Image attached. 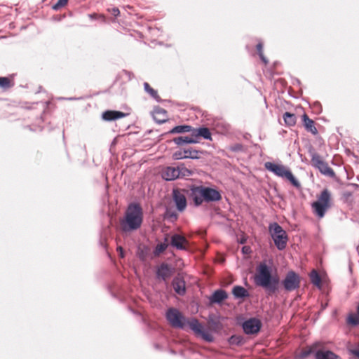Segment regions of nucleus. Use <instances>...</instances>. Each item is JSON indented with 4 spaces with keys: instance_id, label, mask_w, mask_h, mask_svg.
Listing matches in <instances>:
<instances>
[{
    "instance_id": "f257e3e1",
    "label": "nucleus",
    "mask_w": 359,
    "mask_h": 359,
    "mask_svg": "<svg viewBox=\"0 0 359 359\" xmlns=\"http://www.w3.org/2000/svg\"><path fill=\"white\" fill-rule=\"evenodd\" d=\"M143 222V211L137 203H131L124 216L120 219V229L123 232H131L140 229Z\"/></svg>"
},
{
    "instance_id": "f03ea898",
    "label": "nucleus",
    "mask_w": 359,
    "mask_h": 359,
    "mask_svg": "<svg viewBox=\"0 0 359 359\" xmlns=\"http://www.w3.org/2000/svg\"><path fill=\"white\" fill-rule=\"evenodd\" d=\"M255 283L257 285L273 292L276 290L278 278L272 276L271 267L266 262H261L256 269Z\"/></svg>"
},
{
    "instance_id": "7ed1b4c3",
    "label": "nucleus",
    "mask_w": 359,
    "mask_h": 359,
    "mask_svg": "<svg viewBox=\"0 0 359 359\" xmlns=\"http://www.w3.org/2000/svg\"><path fill=\"white\" fill-rule=\"evenodd\" d=\"M191 191L196 206L201 205L203 202H215L222 199L221 194L213 188L198 186L191 188Z\"/></svg>"
},
{
    "instance_id": "20e7f679",
    "label": "nucleus",
    "mask_w": 359,
    "mask_h": 359,
    "mask_svg": "<svg viewBox=\"0 0 359 359\" xmlns=\"http://www.w3.org/2000/svg\"><path fill=\"white\" fill-rule=\"evenodd\" d=\"M311 353H315L316 359H341L339 355L334 352L325 350V344L320 341H317L303 348L300 353V357L305 358Z\"/></svg>"
},
{
    "instance_id": "39448f33",
    "label": "nucleus",
    "mask_w": 359,
    "mask_h": 359,
    "mask_svg": "<svg viewBox=\"0 0 359 359\" xmlns=\"http://www.w3.org/2000/svg\"><path fill=\"white\" fill-rule=\"evenodd\" d=\"M330 206L331 196L327 189H324L318 197V200L311 205L313 213L319 218H323L325 216Z\"/></svg>"
},
{
    "instance_id": "423d86ee",
    "label": "nucleus",
    "mask_w": 359,
    "mask_h": 359,
    "mask_svg": "<svg viewBox=\"0 0 359 359\" xmlns=\"http://www.w3.org/2000/svg\"><path fill=\"white\" fill-rule=\"evenodd\" d=\"M269 231L277 248L280 250H284L288 241L286 231L276 222L269 225Z\"/></svg>"
},
{
    "instance_id": "0eeeda50",
    "label": "nucleus",
    "mask_w": 359,
    "mask_h": 359,
    "mask_svg": "<svg viewBox=\"0 0 359 359\" xmlns=\"http://www.w3.org/2000/svg\"><path fill=\"white\" fill-rule=\"evenodd\" d=\"M265 166L269 170L274 172L276 175L286 178L296 188L299 189L301 187L299 181L285 166L270 162L266 163Z\"/></svg>"
},
{
    "instance_id": "6e6552de",
    "label": "nucleus",
    "mask_w": 359,
    "mask_h": 359,
    "mask_svg": "<svg viewBox=\"0 0 359 359\" xmlns=\"http://www.w3.org/2000/svg\"><path fill=\"white\" fill-rule=\"evenodd\" d=\"M165 317L169 324L174 328L183 329L186 325V318L177 309H168Z\"/></svg>"
},
{
    "instance_id": "1a4fd4ad",
    "label": "nucleus",
    "mask_w": 359,
    "mask_h": 359,
    "mask_svg": "<svg viewBox=\"0 0 359 359\" xmlns=\"http://www.w3.org/2000/svg\"><path fill=\"white\" fill-rule=\"evenodd\" d=\"M311 161V164L318 168L322 174L331 177L335 176L334 170L328 165L327 163L322 159L320 155L317 154H313Z\"/></svg>"
},
{
    "instance_id": "9d476101",
    "label": "nucleus",
    "mask_w": 359,
    "mask_h": 359,
    "mask_svg": "<svg viewBox=\"0 0 359 359\" xmlns=\"http://www.w3.org/2000/svg\"><path fill=\"white\" fill-rule=\"evenodd\" d=\"M285 290L293 291L300 286V277L293 271H289L282 282Z\"/></svg>"
},
{
    "instance_id": "9b49d317",
    "label": "nucleus",
    "mask_w": 359,
    "mask_h": 359,
    "mask_svg": "<svg viewBox=\"0 0 359 359\" xmlns=\"http://www.w3.org/2000/svg\"><path fill=\"white\" fill-rule=\"evenodd\" d=\"M261 321L257 318H250L243 324L244 332L248 334H256L261 328Z\"/></svg>"
},
{
    "instance_id": "f8f14e48",
    "label": "nucleus",
    "mask_w": 359,
    "mask_h": 359,
    "mask_svg": "<svg viewBox=\"0 0 359 359\" xmlns=\"http://www.w3.org/2000/svg\"><path fill=\"white\" fill-rule=\"evenodd\" d=\"M170 245L177 250H185L189 248V242L184 236L174 234L171 236Z\"/></svg>"
},
{
    "instance_id": "ddd939ff",
    "label": "nucleus",
    "mask_w": 359,
    "mask_h": 359,
    "mask_svg": "<svg viewBox=\"0 0 359 359\" xmlns=\"http://www.w3.org/2000/svg\"><path fill=\"white\" fill-rule=\"evenodd\" d=\"M199 154H202V152L200 151H198V150L192 149H184L182 151H175L172 154V158L175 160H180V159H184V158H187L194 159V158H199V156H198Z\"/></svg>"
},
{
    "instance_id": "4468645a",
    "label": "nucleus",
    "mask_w": 359,
    "mask_h": 359,
    "mask_svg": "<svg viewBox=\"0 0 359 359\" xmlns=\"http://www.w3.org/2000/svg\"><path fill=\"white\" fill-rule=\"evenodd\" d=\"M173 201L175 203L177 209L182 212L187 207V199L184 193L178 189H174L172 191Z\"/></svg>"
},
{
    "instance_id": "2eb2a0df",
    "label": "nucleus",
    "mask_w": 359,
    "mask_h": 359,
    "mask_svg": "<svg viewBox=\"0 0 359 359\" xmlns=\"http://www.w3.org/2000/svg\"><path fill=\"white\" fill-rule=\"evenodd\" d=\"M302 121L304 127L307 132L316 135L318 133V129L316 127V123L313 120L311 119L306 114L302 115Z\"/></svg>"
},
{
    "instance_id": "dca6fc26",
    "label": "nucleus",
    "mask_w": 359,
    "mask_h": 359,
    "mask_svg": "<svg viewBox=\"0 0 359 359\" xmlns=\"http://www.w3.org/2000/svg\"><path fill=\"white\" fill-rule=\"evenodd\" d=\"M173 289L179 295H184L186 292L185 281L181 277L177 276L172 280Z\"/></svg>"
},
{
    "instance_id": "f3484780",
    "label": "nucleus",
    "mask_w": 359,
    "mask_h": 359,
    "mask_svg": "<svg viewBox=\"0 0 359 359\" xmlns=\"http://www.w3.org/2000/svg\"><path fill=\"white\" fill-rule=\"evenodd\" d=\"M161 176L165 180H174L179 178V172L177 168L167 167L162 170Z\"/></svg>"
},
{
    "instance_id": "a211bd4d",
    "label": "nucleus",
    "mask_w": 359,
    "mask_h": 359,
    "mask_svg": "<svg viewBox=\"0 0 359 359\" xmlns=\"http://www.w3.org/2000/svg\"><path fill=\"white\" fill-rule=\"evenodd\" d=\"M153 118L158 123H165L168 120L167 111L163 108L156 107L153 111Z\"/></svg>"
},
{
    "instance_id": "6ab92c4d",
    "label": "nucleus",
    "mask_w": 359,
    "mask_h": 359,
    "mask_svg": "<svg viewBox=\"0 0 359 359\" xmlns=\"http://www.w3.org/2000/svg\"><path fill=\"white\" fill-rule=\"evenodd\" d=\"M172 275V269L168 264L163 263L160 265L157 270V276L163 280H166Z\"/></svg>"
},
{
    "instance_id": "aec40b11",
    "label": "nucleus",
    "mask_w": 359,
    "mask_h": 359,
    "mask_svg": "<svg viewBox=\"0 0 359 359\" xmlns=\"http://www.w3.org/2000/svg\"><path fill=\"white\" fill-rule=\"evenodd\" d=\"M125 116V114L118 111L108 110L102 114V118L105 121H114Z\"/></svg>"
},
{
    "instance_id": "412c9836",
    "label": "nucleus",
    "mask_w": 359,
    "mask_h": 359,
    "mask_svg": "<svg viewBox=\"0 0 359 359\" xmlns=\"http://www.w3.org/2000/svg\"><path fill=\"white\" fill-rule=\"evenodd\" d=\"M192 136L196 140L198 137H203L205 140H211V133L208 128L205 127L194 128Z\"/></svg>"
},
{
    "instance_id": "4be33fe9",
    "label": "nucleus",
    "mask_w": 359,
    "mask_h": 359,
    "mask_svg": "<svg viewBox=\"0 0 359 359\" xmlns=\"http://www.w3.org/2000/svg\"><path fill=\"white\" fill-rule=\"evenodd\" d=\"M227 293L223 290H216L210 297V301L212 304L221 303L222 301L227 298Z\"/></svg>"
},
{
    "instance_id": "5701e85b",
    "label": "nucleus",
    "mask_w": 359,
    "mask_h": 359,
    "mask_svg": "<svg viewBox=\"0 0 359 359\" xmlns=\"http://www.w3.org/2000/svg\"><path fill=\"white\" fill-rule=\"evenodd\" d=\"M186 325H188L196 334H199L203 330V325L196 318L186 319Z\"/></svg>"
},
{
    "instance_id": "b1692460",
    "label": "nucleus",
    "mask_w": 359,
    "mask_h": 359,
    "mask_svg": "<svg viewBox=\"0 0 359 359\" xmlns=\"http://www.w3.org/2000/svg\"><path fill=\"white\" fill-rule=\"evenodd\" d=\"M15 85L13 76L0 77V88L4 90L13 88Z\"/></svg>"
},
{
    "instance_id": "393cba45",
    "label": "nucleus",
    "mask_w": 359,
    "mask_h": 359,
    "mask_svg": "<svg viewBox=\"0 0 359 359\" xmlns=\"http://www.w3.org/2000/svg\"><path fill=\"white\" fill-rule=\"evenodd\" d=\"M174 142L178 145H181L183 144H191V143H197L198 140L194 138V136L191 137H177L174 138L173 140Z\"/></svg>"
},
{
    "instance_id": "a878e982",
    "label": "nucleus",
    "mask_w": 359,
    "mask_h": 359,
    "mask_svg": "<svg viewBox=\"0 0 359 359\" xmlns=\"http://www.w3.org/2000/svg\"><path fill=\"white\" fill-rule=\"evenodd\" d=\"M232 293L236 298H244L249 296L248 290L242 286L233 287Z\"/></svg>"
},
{
    "instance_id": "bb28decb",
    "label": "nucleus",
    "mask_w": 359,
    "mask_h": 359,
    "mask_svg": "<svg viewBox=\"0 0 359 359\" xmlns=\"http://www.w3.org/2000/svg\"><path fill=\"white\" fill-rule=\"evenodd\" d=\"M310 280L312 284L320 288L322 285L321 278L318 271L315 269L312 270L309 275Z\"/></svg>"
},
{
    "instance_id": "cd10ccee",
    "label": "nucleus",
    "mask_w": 359,
    "mask_h": 359,
    "mask_svg": "<svg viewBox=\"0 0 359 359\" xmlns=\"http://www.w3.org/2000/svg\"><path fill=\"white\" fill-rule=\"evenodd\" d=\"M283 119L285 124L288 126H294L297 122L296 116L290 112H285L283 116Z\"/></svg>"
},
{
    "instance_id": "c85d7f7f",
    "label": "nucleus",
    "mask_w": 359,
    "mask_h": 359,
    "mask_svg": "<svg viewBox=\"0 0 359 359\" xmlns=\"http://www.w3.org/2000/svg\"><path fill=\"white\" fill-rule=\"evenodd\" d=\"M193 130L191 126H177L174 127L171 130V133H187V132H191L193 133Z\"/></svg>"
},
{
    "instance_id": "c756f323",
    "label": "nucleus",
    "mask_w": 359,
    "mask_h": 359,
    "mask_svg": "<svg viewBox=\"0 0 359 359\" xmlns=\"http://www.w3.org/2000/svg\"><path fill=\"white\" fill-rule=\"evenodd\" d=\"M144 90L147 93H149L151 97L156 100L157 101H159L161 100V97L158 95V92L154 88H152L148 83L145 82L144 83Z\"/></svg>"
},
{
    "instance_id": "7c9ffc66",
    "label": "nucleus",
    "mask_w": 359,
    "mask_h": 359,
    "mask_svg": "<svg viewBox=\"0 0 359 359\" xmlns=\"http://www.w3.org/2000/svg\"><path fill=\"white\" fill-rule=\"evenodd\" d=\"M177 168L179 172V177H189L192 174V172L184 167V165H180L177 166Z\"/></svg>"
},
{
    "instance_id": "2f4dec72",
    "label": "nucleus",
    "mask_w": 359,
    "mask_h": 359,
    "mask_svg": "<svg viewBox=\"0 0 359 359\" xmlns=\"http://www.w3.org/2000/svg\"><path fill=\"white\" fill-rule=\"evenodd\" d=\"M347 323L351 325H358L359 316L354 313L350 314L347 318Z\"/></svg>"
},
{
    "instance_id": "473e14b6",
    "label": "nucleus",
    "mask_w": 359,
    "mask_h": 359,
    "mask_svg": "<svg viewBox=\"0 0 359 359\" xmlns=\"http://www.w3.org/2000/svg\"><path fill=\"white\" fill-rule=\"evenodd\" d=\"M243 337L241 336L233 335L229 339V343L232 345H241L243 344Z\"/></svg>"
},
{
    "instance_id": "72a5a7b5",
    "label": "nucleus",
    "mask_w": 359,
    "mask_h": 359,
    "mask_svg": "<svg viewBox=\"0 0 359 359\" xmlns=\"http://www.w3.org/2000/svg\"><path fill=\"white\" fill-rule=\"evenodd\" d=\"M198 335H201L202 338L206 341L211 342L213 341L212 335L208 332H205L203 330H202V332H201Z\"/></svg>"
},
{
    "instance_id": "f704fd0d",
    "label": "nucleus",
    "mask_w": 359,
    "mask_h": 359,
    "mask_svg": "<svg viewBox=\"0 0 359 359\" xmlns=\"http://www.w3.org/2000/svg\"><path fill=\"white\" fill-rule=\"evenodd\" d=\"M68 3V0H58L55 4L53 6V10H59L60 8L65 6Z\"/></svg>"
},
{
    "instance_id": "c9c22d12",
    "label": "nucleus",
    "mask_w": 359,
    "mask_h": 359,
    "mask_svg": "<svg viewBox=\"0 0 359 359\" xmlns=\"http://www.w3.org/2000/svg\"><path fill=\"white\" fill-rule=\"evenodd\" d=\"M168 245L166 244V243H160V244H158L156 245V251L158 252V253H161L163 252V251H165L166 250V248H168Z\"/></svg>"
},
{
    "instance_id": "e433bc0d",
    "label": "nucleus",
    "mask_w": 359,
    "mask_h": 359,
    "mask_svg": "<svg viewBox=\"0 0 359 359\" xmlns=\"http://www.w3.org/2000/svg\"><path fill=\"white\" fill-rule=\"evenodd\" d=\"M107 11H108V12H109L111 14H112L115 17H117L120 14V11L116 7H114V8H108Z\"/></svg>"
},
{
    "instance_id": "4c0bfd02",
    "label": "nucleus",
    "mask_w": 359,
    "mask_h": 359,
    "mask_svg": "<svg viewBox=\"0 0 359 359\" xmlns=\"http://www.w3.org/2000/svg\"><path fill=\"white\" fill-rule=\"evenodd\" d=\"M256 48H257L259 55L264 54L263 53V44L261 42L257 44Z\"/></svg>"
},
{
    "instance_id": "58836bf2",
    "label": "nucleus",
    "mask_w": 359,
    "mask_h": 359,
    "mask_svg": "<svg viewBox=\"0 0 359 359\" xmlns=\"http://www.w3.org/2000/svg\"><path fill=\"white\" fill-rule=\"evenodd\" d=\"M351 354L359 358V346L350 350Z\"/></svg>"
},
{
    "instance_id": "ea45409f",
    "label": "nucleus",
    "mask_w": 359,
    "mask_h": 359,
    "mask_svg": "<svg viewBox=\"0 0 359 359\" xmlns=\"http://www.w3.org/2000/svg\"><path fill=\"white\" fill-rule=\"evenodd\" d=\"M117 251L119 252L120 257L123 258L124 257L123 248L121 246L118 247Z\"/></svg>"
},
{
    "instance_id": "a19ab883",
    "label": "nucleus",
    "mask_w": 359,
    "mask_h": 359,
    "mask_svg": "<svg viewBox=\"0 0 359 359\" xmlns=\"http://www.w3.org/2000/svg\"><path fill=\"white\" fill-rule=\"evenodd\" d=\"M259 57H260V59L262 60V61L265 65H267V64H268V60H267L266 57L264 55V54L260 55H259Z\"/></svg>"
},
{
    "instance_id": "79ce46f5",
    "label": "nucleus",
    "mask_w": 359,
    "mask_h": 359,
    "mask_svg": "<svg viewBox=\"0 0 359 359\" xmlns=\"http://www.w3.org/2000/svg\"><path fill=\"white\" fill-rule=\"evenodd\" d=\"M97 16H98V15H97V14H96V13H93V14H90V15H89V17H90L91 19H95V18H97Z\"/></svg>"
},
{
    "instance_id": "37998d69",
    "label": "nucleus",
    "mask_w": 359,
    "mask_h": 359,
    "mask_svg": "<svg viewBox=\"0 0 359 359\" xmlns=\"http://www.w3.org/2000/svg\"><path fill=\"white\" fill-rule=\"evenodd\" d=\"M169 217H170V218H174V219H177V215H176V214H174V213L170 214V215H169Z\"/></svg>"
},
{
    "instance_id": "c03bdc74",
    "label": "nucleus",
    "mask_w": 359,
    "mask_h": 359,
    "mask_svg": "<svg viewBox=\"0 0 359 359\" xmlns=\"http://www.w3.org/2000/svg\"><path fill=\"white\" fill-rule=\"evenodd\" d=\"M243 252H247L246 247L243 248Z\"/></svg>"
},
{
    "instance_id": "a18cd8bd",
    "label": "nucleus",
    "mask_w": 359,
    "mask_h": 359,
    "mask_svg": "<svg viewBox=\"0 0 359 359\" xmlns=\"http://www.w3.org/2000/svg\"><path fill=\"white\" fill-rule=\"evenodd\" d=\"M99 17H100V18H102V19H103V20L105 18L104 15H100Z\"/></svg>"
},
{
    "instance_id": "49530a36",
    "label": "nucleus",
    "mask_w": 359,
    "mask_h": 359,
    "mask_svg": "<svg viewBox=\"0 0 359 359\" xmlns=\"http://www.w3.org/2000/svg\"><path fill=\"white\" fill-rule=\"evenodd\" d=\"M358 316H359V305H358Z\"/></svg>"
}]
</instances>
